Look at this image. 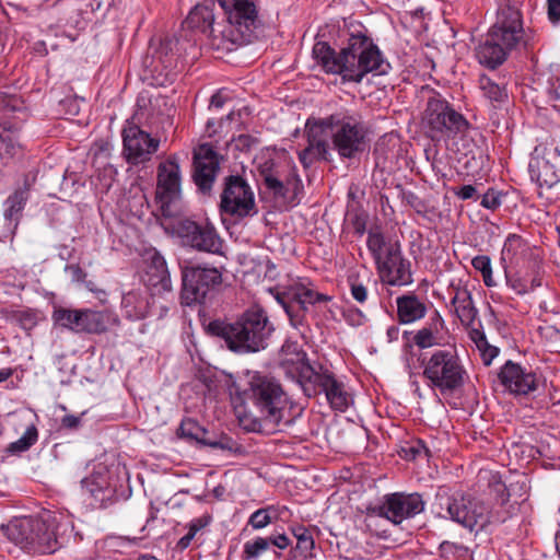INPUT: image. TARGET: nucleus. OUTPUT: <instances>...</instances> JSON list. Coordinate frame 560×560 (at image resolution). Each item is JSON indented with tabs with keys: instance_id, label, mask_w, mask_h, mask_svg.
Listing matches in <instances>:
<instances>
[{
	"instance_id": "obj_1",
	"label": "nucleus",
	"mask_w": 560,
	"mask_h": 560,
	"mask_svg": "<svg viewBox=\"0 0 560 560\" xmlns=\"http://www.w3.org/2000/svg\"><path fill=\"white\" fill-rule=\"evenodd\" d=\"M247 395L259 415L250 423L241 419L247 431L277 432L292 423V402L281 384L273 377L255 373L249 380Z\"/></svg>"
},
{
	"instance_id": "obj_2",
	"label": "nucleus",
	"mask_w": 560,
	"mask_h": 560,
	"mask_svg": "<svg viewBox=\"0 0 560 560\" xmlns=\"http://www.w3.org/2000/svg\"><path fill=\"white\" fill-rule=\"evenodd\" d=\"M273 329L266 311L257 305L234 322L214 319L207 326L209 335L224 340L228 349L237 354L264 350Z\"/></svg>"
},
{
	"instance_id": "obj_3",
	"label": "nucleus",
	"mask_w": 560,
	"mask_h": 560,
	"mask_svg": "<svg viewBox=\"0 0 560 560\" xmlns=\"http://www.w3.org/2000/svg\"><path fill=\"white\" fill-rule=\"evenodd\" d=\"M422 376L432 389L452 394L465 384L467 371L455 347L436 349L421 359Z\"/></svg>"
},
{
	"instance_id": "obj_4",
	"label": "nucleus",
	"mask_w": 560,
	"mask_h": 560,
	"mask_svg": "<svg viewBox=\"0 0 560 560\" xmlns=\"http://www.w3.org/2000/svg\"><path fill=\"white\" fill-rule=\"evenodd\" d=\"M438 504L442 510H446L450 518L464 527L472 530L476 527L483 528L488 523H504L508 515L499 513L489 515L486 504L462 492L450 494L445 490H440L436 494Z\"/></svg>"
},
{
	"instance_id": "obj_5",
	"label": "nucleus",
	"mask_w": 560,
	"mask_h": 560,
	"mask_svg": "<svg viewBox=\"0 0 560 560\" xmlns=\"http://www.w3.org/2000/svg\"><path fill=\"white\" fill-rule=\"evenodd\" d=\"M342 50L348 62V82L360 83L368 73L386 72L381 50L365 34H351Z\"/></svg>"
},
{
	"instance_id": "obj_6",
	"label": "nucleus",
	"mask_w": 560,
	"mask_h": 560,
	"mask_svg": "<svg viewBox=\"0 0 560 560\" xmlns=\"http://www.w3.org/2000/svg\"><path fill=\"white\" fill-rule=\"evenodd\" d=\"M424 510L422 495L415 493L395 492L386 494L382 503L369 506L366 514V526L372 528V523L376 517H384L395 525L400 524L406 518H411Z\"/></svg>"
},
{
	"instance_id": "obj_7",
	"label": "nucleus",
	"mask_w": 560,
	"mask_h": 560,
	"mask_svg": "<svg viewBox=\"0 0 560 560\" xmlns=\"http://www.w3.org/2000/svg\"><path fill=\"white\" fill-rule=\"evenodd\" d=\"M52 319L63 328L74 332L88 334H102L119 324V319L114 313L91 308L68 310L59 307L54 311Z\"/></svg>"
},
{
	"instance_id": "obj_8",
	"label": "nucleus",
	"mask_w": 560,
	"mask_h": 560,
	"mask_svg": "<svg viewBox=\"0 0 560 560\" xmlns=\"http://www.w3.org/2000/svg\"><path fill=\"white\" fill-rule=\"evenodd\" d=\"M521 4V0H500L497 21L488 31L492 40L511 51L524 38Z\"/></svg>"
},
{
	"instance_id": "obj_9",
	"label": "nucleus",
	"mask_w": 560,
	"mask_h": 560,
	"mask_svg": "<svg viewBox=\"0 0 560 560\" xmlns=\"http://www.w3.org/2000/svg\"><path fill=\"white\" fill-rule=\"evenodd\" d=\"M220 209L236 220L257 214L254 191L243 177L230 175L225 178Z\"/></svg>"
},
{
	"instance_id": "obj_10",
	"label": "nucleus",
	"mask_w": 560,
	"mask_h": 560,
	"mask_svg": "<svg viewBox=\"0 0 560 560\" xmlns=\"http://www.w3.org/2000/svg\"><path fill=\"white\" fill-rule=\"evenodd\" d=\"M182 299L186 305L202 303L208 293L222 282V273L215 267L185 266L182 268Z\"/></svg>"
},
{
	"instance_id": "obj_11",
	"label": "nucleus",
	"mask_w": 560,
	"mask_h": 560,
	"mask_svg": "<svg viewBox=\"0 0 560 560\" xmlns=\"http://www.w3.org/2000/svg\"><path fill=\"white\" fill-rule=\"evenodd\" d=\"M155 194L162 214L173 217V206L182 198V173L176 156L172 155L159 164Z\"/></svg>"
},
{
	"instance_id": "obj_12",
	"label": "nucleus",
	"mask_w": 560,
	"mask_h": 560,
	"mask_svg": "<svg viewBox=\"0 0 560 560\" xmlns=\"http://www.w3.org/2000/svg\"><path fill=\"white\" fill-rule=\"evenodd\" d=\"M279 365L289 377L296 381L306 396H315V370L306 352L296 343L282 346Z\"/></svg>"
},
{
	"instance_id": "obj_13",
	"label": "nucleus",
	"mask_w": 560,
	"mask_h": 560,
	"mask_svg": "<svg viewBox=\"0 0 560 560\" xmlns=\"http://www.w3.org/2000/svg\"><path fill=\"white\" fill-rule=\"evenodd\" d=\"M176 233L185 246L197 252L223 254V240L211 223L185 219L178 222Z\"/></svg>"
},
{
	"instance_id": "obj_14",
	"label": "nucleus",
	"mask_w": 560,
	"mask_h": 560,
	"mask_svg": "<svg viewBox=\"0 0 560 560\" xmlns=\"http://www.w3.org/2000/svg\"><path fill=\"white\" fill-rule=\"evenodd\" d=\"M424 121L432 132L446 135L447 137L464 132L468 127L466 118L440 97L429 98Z\"/></svg>"
},
{
	"instance_id": "obj_15",
	"label": "nucleus",
	"mask_w": 560,
	"mask_h": 560,
	"mask_svg": "<svg viewBox=\"0 0 560 560\" xmlns=\"http://www.w3.org/2000/svg\"><path fill=\"white\" fill-rule=\"evenodd\" d=\"M501 385L514 396H528L544 385L545 378L532 368L506 361L498 374Z\"/></svg>"
},
{
	"instance_id": "obj_16",
	"label": "nucleus",
	"mask_w": 560,
	"mask_h": 560,
	"mask_svg": "<svg viewBox=\"0 0 560 560\" xmlns=\"http://www.w3.org/2000/svg\"><path fill=\"white\" fill-rule=\"evenodd\" d=\"M285 313L288 314L291 324L295 328L308 327L311 320L315 318L314 305L315 293L312 287L305 285L302 282L293 285L288 292V301L280 300ZM310 332V328H306Z\"/></svg>"
},
{
	"instance_id": "obj_17",
	"label": "nucleus",
	"mask_w": 560,
	"mask_h": 560,
	"mask_svg": "<svg viewBox=\"0 0 560 560\" xmlns=\"http://www.w3.org/2000/svg\"><path fill=\"white\" fill-rule=\"evenodd\" d=\"M375 267L384 284L405 287L413 282L411 262L404 257L401 246H390L387 255Z\"/></svg>"
},
{
	"instance_id": "obj_18",
	"label": "nucleus",
	"mask_w": 560,
	"mask_h": 560,
	"mask_svg": "<svg viewBox=\"0 0 560 560\" xmlns=\"http://www.w3.org/2000/svg\"><path fill=\"white\" fill-rule=\"evenodd\" d=\"M530 179L540 188H551L560 182V149L555 143L544 149L542 155H535L528 164Z\"/></svg>"
},
{
	"instance_id": "obj_19",
	"label": "nucleus",
	"mask_w": 560,
	"mask_h": 560,
	"mask_svg": "<svg viewBox=\"0 0 560 560\" xmlns=\"http://www.w3.org/2000/svg\"><path fill=\"white\" fill-rule=\"evenodd\" d=\"M124 154L128 163L139 164L150 161L158 151L160 140L151 137L137 125H129L122 130Z\"/></svg>"
},
{
	"instance_id": "obj_20",
	"label": "nucleus",
	"mask_w": 560,
	"mask_h": 560,
	"mask_svg": "<svg viewBox=\"0 0 560 560\" xmlns=\"http://www.w3.org/2000/svg\"><path fill=\"white\" fill-rule=\"evenodd\" d=\"M219 171V154L211 144H200L194 151L192 180L202 194L211 191Z\"/></svg>"
},
{
	"instance_id": "obj_21",
	"label": "nucleus",
	"mask_w": 560,
	"mask_h": 560,
	"mask_svg": "<svg viewBox=\"0 0 560 560\" xmlns=\"http://www.w3.org/2000/svg\"><path fill=\"white\" fill-rule=\"evenodd\" d=\"M229 23L243 36H250L260 25L258 10L253 0H218Z\"/></svg>"
},
{
	"instance_id": "obj_22",
	"label": "nucleus",
	"mask_w": 560,
	"mask_h": 560,
	"mask_svg": "<svg viewBox=\"0 0 560 560\" xmlns=\"http://www.w3.org/2000/svg\"><path fill=\"white\" fill-rule=\"evenodd\" d=\"M317 387L335 411L345 412L352 404V396L347 390L345 383L322 364L317 365Z\"/></svg>"
},
{
	"instance_id": "obj_23",
	"label": "nucleus",
	"mask_w": 560,
	"mask_h": 560,
	"mask_svg": "<svg viewBox=\"0 0 560 560\" xmlns=\"http://www.w3.org/2000/svg\"><path fill=\"white\" fill-rule=\"evenodd\" d=\"M22 526L28 529L25 540L35 551L51 553L59 548L60 544L56 533L55 517L48 520H27L22 523Z\"/></svg>"
},
{
	"instance_id": "obj_24",
	"label": "nucleus",
	"mask_w": 560,
	"mask_h": 560,
	"mask_svg": "<svg viewBox=\"0 0 560 560\" xmlns=\"http://www.w3.org/2000/svg\"><path fill=\"white\" fill-rule=\"evenodd\" d=\"M144 264L142 281L152 294L171 292L172 281L164 257L155 248H151L144 254Z\"/></svg>"
},
{
	"instance_id": "obj_25",
	"label": "nucleus",
	"mask_w": 560,
	"mask_h": 560,
	"mask_svg": "<svg viewBox=\"0 0 560 560\" xmlns=\"http://www.w3.org/2000/svg\"><path fill=\"white\" fill-rule=\"evenodd\" d=\"M302 182L296 173L262 185V192L267 195L277 208H289L299 203L302 191Z\"/></svg>"
},
{
	"instance_id": "obj_26",
	"label": "nucleus",
	"mask_w": 560,
	"mask_h": 560,
	"mask_svg": "<svg viewBox=\"0 0 560 560\" xmlns=\"http://www.w3.org/2000/svg\"><path fill=\"white\" fill-rule=\"evenodd\" d=\"M364 131L359 124L341 122L334 133V145L342 158L351 159L364 150Z\"/></svg>"
},
{
	"instance_id": "obj_27",
	"label": "nucleus",
	"mask_w": 560,
	"mask_h": 560,
	"mask_svg": "<svg viewBox=\"0 0 560 560\" xmlns=\"http://www.w3.org/2000/svg\"><path fill=\"white\" fill-rule=\"evenodd\" d=\"M258 178L261 185L269 182L284 179L295 173V168L289 161L280 156H260L256 160Z\"/></svg>"
},
{
	"instance_id": "obj_28",
	"label": "nucleus",
	"mask_w": 560,
	"mask_h": 560,
	"mask_svg": "<svg viewBox=\"0 0 560 560\" xmlns=\"http://www.w3.org/2000/svg\"><path fill=\"white\" fill-rule=\"evenodd\" d=\"M317 65L322 67L325 73L338 74L343 82H348V72L346 70L348 62L342 49L340 52H336L327 43L317 42Z\"/></svg>"
},
{
	"instance_id": "obj_29",
	"label": "nucleus",
	"mask_w": 560,
	"mask_h": 560,
	"mask_svg": "<svg viewBox=\"0 0 560 560\" xmlns=\"http://www.w3.org/2000/svg\"><path fill=\"white\" fill-rule=\"evenodd\" d=\"M511 50L502 47L499 42L492 40L487 34L485 42L476 48V58L483 67L494 70L506 60Z\"/></svg>"
},
{
	"instance_id": "obj_30",
	"label": "nucleus",
	"mask_w": 560,
	"mask_h": 560,
	"mask_svg": "<svg viewBox=\"0 0 560 560\" xmlns=\"http://www.w3.org/2000/svg\"><path fill=\"white\" fill-rule=\"evenodd\" d=\"M397 317L401 324H410L423 318L427 314L425 304L413 293L396 299Z\"/></svg>"
},
{
	"instance_id": "obj_31",
	"label": "nucleus",
	"mask_w": 560,
	"mask_h": 560,
	"mask_svg": "<svg viewBox=\"0 0 560 560\" xmlns=\"http://www.w3.org/2000/svg\"><path fill=\"white\" fill-rule=\"evenodd\" d=\"M443 328L444 319L438 312H435L434 316L430 318V322L415 334V345L420 349L441 346L443 340Z\"/></svg>"
},
{
	"instance_id": "obj_32",
	"label": "nucleus",
	"mask_w": 560,
	"mask_h": 560,
	"mask_svg": "<svg viewBox=\"0 0 560 560\" xmlns=\"http://www.w3.org/2000/svg\"><path fill=\"white\" fill-rule=\"evenodd\" d=\"M454 291L451 303L454 306L455 314L464 326H471L478 315L471 293L467 288L462 287L455 288Z\"/></svg>"
},
{
	"instance_id": "obj_33",
	"label": "nucleus",
	"mask_w": 560,
	"mask_h": 560,
	"mask_svg": "<svg viewBox=\"0 0 560 560\" xmlns=\"http://www.w3.org/2000/svg\"><path fill=\"white\" fill-rule=\"evenodd\" d=\"M478 83L483 97L492 103L494 107L508 101L506 82L504 79L499 78L497 80L490 75L481 74Z\"/></svg>"
},
{
	"instance_id": "obj_34",
	"label": "nucleus",
	"mask_w": 560,
	"mask_h": 560,
	"mask_svg": "<svg viewBox=\"0 0 560 560\" xmlns=\"http://www.w3.org/2000/svg\"><path fill=\"white\" fill-rule=\"evenodd\" d=\"M121 307L128 318L137 320L148 315L149 301L142 292L133 290L124 294Z\"/></svg>"
},
{
	"instance_id": "obj_35",
	"label": "nucleus",
	"mask_w": 560,
	"mask_h": 560,
	"mask_svg": "<svg viewBox=\"0 0 560 560\" xmlns=\"http://www.w3.org/2000/svg\"><path fill=\"white\" fill-rule=\"evenodd\" d=\"M214 14L207 5H196L188 14L184 24L187 28L197 30L203 34H211L213 31Z\"/></svg>"
},
{
	"instance_id": "obj_36",
	"label": "nucleus",
	"mask_w": 560,
	"mask_h": 560,
	"mask_svg": "<svg viewBox=\"0 0 560 560\" xmlns=\"http://www.w3.org/2000/svg\"><path fill=\"white\" fill-rule=\"evenodd\" d=\"M315 121L308 118L305 125V131L307 136V145L299 151V161L302 164L306 178L311 182L315 175Z\"/></svg>"
},
{
	"instance_id": "obj_37",
	"label": "nucleus",
	"mask_w": 560,
	"mask_h": 560,
	"mask_svg": "<svg viewBox=\"0 0 560 560\" xmlns=\"http://www.w3.org/2000/svg\"><path fill=\"white\" fill-rule=\"evenodd\" d=\"M400 246L399 242L387 240L378 228L368 231L366 247L372 255L375 265L378 264L384 256L387 255L388 248Z\"/></svg>"
},
{
	"instance_id": "obj_38",
	"label": "nucleus",
	"mask_w": 560,
	"mask_h": 560,
	"mask_svg": "<svg viewBox=\"0 0 560 560\" xmlns=\"http://www.w3.org/2000/svg\"><path fill=\"white\" fill-rule=\"evenodd\" d=\"M82 488L86 490L96 501L103 502L109 498L110 490L108 488L107 478L102 474H95L84 478L81 481Z\"/></svg>"
},
{
	"instance_id": "obj_39",
	"label": "nucleus",
	"mask_w": 560,
	"mask_h": 560,
	"mask_svg": "<svg viewBox=\"0 0 560 560\" xmlns=\"http://www.w3.org/2000/svg\"><path fill=\"white\" fill-rule=\"evenodd\" d=\"M506 284L516 294L524 295L540 287L541 278L538 275H534L530 279L527 277H521L517 273L506 275Z\"/></svg>"
},
{
	"instance_id": "obj_40",
	"label": "nucleus",
	"mask_w": 560,
	"mask_h": 560,
	"mask_svg": "<svg viewBox=\"0 0 560 560\" xmlns=\"http://www.w3.org/2000/svg\"><path fill=\"white\" fill-rule=\"evenodd\" d=\"M292 533L296 539L294 557L312 556V550L315 546V541L310 529L304 527L303 525H298L292 528Z\"/></svg>"
},
{
	"instance_id": "obj_41",
	"label": "nucleus",
	"mask_w": 560,
	"mask_h": 560,
	"mask_svg": "<svg viewBox=\"0 0 560 560\" xmlns=\"http://www.w3.org/2000/svg\"><path fill=\"white\" fill-rule=\"evenodd\" d=\"M25 206V197L22 191H15L5 200L4 218L9 224L16 228L22 210Z\"/></svg>"
},
{
	"instance_id": "obj_42",
	"label": "nucleus",
	"mask_w": 560,
	"mask_h": 560,
	"mask_svg": "<svg viewBox=\"0 0 560 560\" xmlns=\"http://www.w3.org/2000/svg\"><path fill=\"white\" fill-rule=\"evenodd\" d=\"M527 249L526 242L516 234H510L502 248V260L513 264L517 255L523 254Z\"/></svg>"
},
{
	"instance_id": "obj_43",
	"label": "nucleus",
	"mask_w": 560,
	"mask_h": 560,
	"mask_svg": "<svg viewBox=\"0 0 560 560\" xmlns=\"http://www.w3.org/2000/svg\"><path fill=\"white\" fill-rule=\"evenodd\" d=\"M37 439L38 431L36 427L30 425L18 441L9 445L8 451L12 454L23 453L33 446Z\"/></svg>"
},
{
	"instance_id": "obj_44",
	"label": "nucleus",
	"mask_w": 560,
	"mask_h": 560,
	"mask_svg": "<svg viewBox=\"0 0 560 560\" xmlns=\"http://www.w3.org/2000/svg\"><path fill=\"white\" fill-rule=\"evenodd\" d=\"M350 294L359 304H364L369 298L366 284L360 279L359 273H350L347 279Z\"/></svg>"
},
{
	"instance_id": "obj_45",
	"label": "nucleus",
	"mask_w": 560,
	"mask_h": 560,
	"mask_svg": "<svg viewBox=\"0 0 560 560\" xmlns=\"http://www.w3.org/2000/svg\"><path fill=\"white\" fill-rule=\"evenodd\" d=\"M471 265L476 270L480 271L486 287L491 288L497 285V282L492 277L491 259L489 256H476L472 258Z\"/></svg>"
},
{
	"instance_id": "obj_46",
	"label": "nucleus",
	"mask_w": 560,
	"mask_h": 560,
	"mask_svg": "<svg viewBox=\"0 0 560 560\" xmlns=\"http://www.w3.org/2000/svg\"><path fill=\"white\" fill-rule=\"evenodd\" d=\"M270 545L268 538L258 537L253 541H247L244 545V555L248 559L257 558L261 552L266 551Z\"/></svg>"
},
{
	"instance_id": "obj_47",
	"label": "nucleus",
	"mask_w": 560,
	"mask_h": 560,
	"mask_svg": "<svg viewBox=\"0 0 560 560\" xmlns=\"http://www.w3.org/2000/svg\"><path fill=\"white\" fill-rule=\"evenodd\" d=\"M272 511L271 508L266 509H259L255 511L248 520V525H250L254 529H261L265 528L267 525L271 523V515L270 512Z\"/></svg>"
},
{
	"instance_id": "obj_48",
	"label": "nucleus",
	"mask_w": 560,
	"mask_h": 560,
	"mask_svg": "<svg viewBox=\"0 0 560 560\" xmlns=\"http://www.w3.org/2000/svg\"><path fill=\"white\" fill-rule=\"evenodd\" d=\"M205 443L212 448L223 450L230 453H236L241 448L240 444L235 440L226 435H222L217 440H209Z\"/></svg>"
},
{
	"instance_id": "obj_49",
	"label": "nucleus",
	"mask_w": 560,
	"mask_h": 560,
	"mask_svg": "<svg viewBox=\"0 0 560 560\" xmlns=\"http://www.w3.org/2000/svg\"><path fill=\"white\" fill-rule=\"evenodd\" d=\"M501 192L490 188L482 195L480 205L486 209L495 210L501 206Z\"/></svg>"
},
{
	"instance_id": "obj_50",
	"label": "nucleus",
	"mask_w": 560,
	"mask_h": 560,
	"mask_svg": "<svg viewBox=\"0 0 560 560\" xmlns=\"http://www.w3.org/2000/svg\"><path fill=\"white\" fill-rule=\"evenodd\" d=\"M485 365H490L492 360L499 354V348L491 346L488 341L477 347Z\"/></svg>"
},
{
	"instance_id": "obj_51",
	"label": "nucleus",
	"mask_w": 560,
	"mask_h": 560,
	"mask_svg": "<svg viewBox=\"0 0 560 560\" xmlns=\"http://www.w3.org/2000/svg\"><path fill=\"white\" fill-rule=\"evenodd\" d=\"M343 317L352 326H361L366 320L365 315L359 308H349L345 311Z\"/></svg>"
},
{
	"instance_id": "obj_52",
	"label": "nucleus",
	"mask_w": 560,
	"mask_h": 560,
	"mask_svg": "<svg viewBox=\"0 0 560 560\" xmlns=\"http://www.w3.org/2000/svg\"><path fill=\"white\" fill-rule=\"evenodd\" d=\"M210 522H211V516H209V515H203V516L194 518L189 523L187 533L195 537L197 535V533L199 530H201L202 528H205L206 526H208L210 524Z\"/></svg>"
},
{
	"instance_id": "obj_53",
	"label": "nucleus",
	"mask_w": 560,
	"mask_h": 560,
	"mask_svg": "<svg viewBox=\"0 0 560 560\" xmlns=\"http://www.w3.org/2000/svg\"><path fill=\"white\" fill-rule=\"evenodd\" d=\"M197 430H199L198 424L194 420H185L180 423L179 431L182 435L198 439Z\"/></svg>"
},
{
	"instance_id": "obj_54",
	"label": "nucleus",
	"mask_w": 560,
	"mask_h": 560,
	"mask_svg": "<svg viewBox=\"0 0 560 560\" xmlns=\"http://www.w3.org/2000/svg\"><path fill=\"white\" fill-rule=\"evenodd\" d=\"M235 147L240 150H249L257 144V139L249 135H240L235 140Z\"/></svg>"
},
{
	"instance_id": "obj_55",
	"label": "nucleus",
	"mask_w": 560,
	"mask_h": 560,
	"mask_svg": "<svg viewBox=\"0 0 560 560\" xmlns=\"http://www.w3.org/2000/svg\"><path fill=\"white\" fill-rule=\"evenodd\" d=\"M454 194L463 200L475 199L477 196V189L472 185H464L458 189L454 190Z\"/></svg>"
},
{
	"instance_id": "obj_56",
	"label": "nucleus",
	"mask_w": 560,
	"mask_h": 560,
	"mask_svg": "<svg viewBox=\"0 0 560 560\" xmlns=\"http://www.w3.org/2000/svg\"><path fill=\"white\" fill-rule=\"evenodd\" d=\"M548 18L551 22L560 21V0H547Z\"/></svg>"
},
{
	"instance_id": "obj_57",
	"label": "nucleus",
	"mask_w": 560,
	"mask_h": 560,
	"mask_svg": "<svg viewBox=\"0 0 560 560\" xmlns=\"http://www.w3.org/2000/svg\"><path fill=\"white\" fill-rule=\"evenodd\" d=\"M340 124V118L338 115H330L323 119H317L316 126L320 130L330 129L334 126H338Z\"/></svg>"
},
{
	"instance_id": "obj_58",
	"label": "nucleus",
	"mask_w": 560,
	"mask_h": 560,
	"mask_svg": "<svg viewBox=\"0 0 560 560\" xmlns=\"http://www.w3.org/2000/svg\"><path fill=\"white\" fill-rule=\"evenodd\" d=\"M66 271L70 275L71 279L77 282L83 281L86 277V273L78 264L67 266Z\"/></svg>"
},
{
	"instance_id": "obj_59",
	"label": "nucleus",
	"mask_w": 560,
	"mask_h": 560,
	"mask_svg": "<svg viewBox=\"0 0 560 560\" xmlns=\"http://www.w3.org/2000/svg\"><path fill=\"white\" fill-rule=\"evenodd\" d=\"M81 425V417L74 415H66L61 419V427L69 430H75Z\"/></svg>"
},
{
	"instance_id": "obj_60",
	"label": "nucleus",
	"mask_w": 560,
	"mask_h": 560,
	"mask_svg": "<svg viewBox=\"0 0 560 560\" xmlns=\"http://www.w3.org/2000/svg\"><path fill=\"white\" fill-rule=\"evenodd\" d=\"M228 100L229 96L225 94V92L220 90L211 96L210 107L221 108Z\"/></svg>"
},
{
	"instance_id": "obj_61",
	"label": "nucleus",
	"mask_w": 560,
	"mask_h": 560,
	"mask_svg": "<svg viewBox=\"0 0 560 560\" xmlns=\"http://www.w3.org/2000/svg\"><path fill=\"white\" fill-rule=\"evenodd\" d=\"M270 544L278 547L279 549H284L290 545V539L285 535H277L275 537L268 538Z\"/></svg>"
},
{
	"instance_id": "obj_62",
	"label": "nucleus",
	"mask_w": 560,
	"mask_h": 560,
	"mask_svg": "<svg viewBox=\"0 0 560 560\" xmlns=\"http://www.w3.org/2000/svg\"><path fill=\"white\" fill-rule=\"evenodd\" d=\"M469 336H470V339L475 342L476 347L488 341L485 332L477 328H472L469 332Z\"/></svg>"
},
{
	"instance_id": "obj_63",
	"label": "nucleus",
	"mask_w": 560,
	"mask_h": 560,
	"mask_svg": "<svg viewBox=\"0 0 560 560\" xmlns=\"http://www.w3.org/2000/svg\"><path fill=\"white\" fill-rule=\"evenodd\" d=\"M457 549H458V546L454 542L443 541L440 545V551L443 557L447 556L448 553L454 552Z\"/></svg>"
},
{
	"instance_id": "obj_64",
	"label": "nucleus",
	"mask_w": 560,
	"mask_h": 560,
	"mask_svg": "<svg viewBox=\"0 0 560 560\" xmlns=\"http://www.w3.org/2000/svg\"><path fill=\"white\" fill-rule=\"evenodd\" d=\"M399 332H400V330H399L398 326H396V325L389 326L386 330V336H387L388 342L398 340Z\"/></svg>"
}]
</instances>
